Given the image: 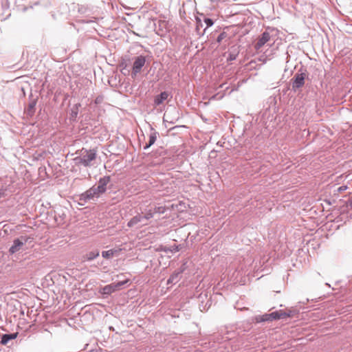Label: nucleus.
<instances>
[{"mask_svg": "<svg viewBox=\"0 0 352 352\" xmlns=\"http://www.w3.org/2000/svg\"><path fill=\"white\" fill-rule=\"evenodd\" d=\"M110 182V177H100L98 182L89 190L79 195L78 201L80 206L100 197L107 190V186Z\"/></svg>", "mask_w": 352, "mask_h": 352, "instance_id": "f257e3e1", "label": "nucleus"}, {"mask_svg": "<svg viewBox=\"0 0 352 352\" xmlns=\"http://www.w3.org/2000/svg\"><path fill=\"white\" fill-rule=\"evenodd\" d=\"M96 158V151L94 149L87 150L82 148L80 152V155L75 158L78 164L85 166H91Z\"/></svg>", "mask_w": 352, "mask_h": 352, "instance_id": "f03ea898", "label": "nucleus"}, {"mask_svg": "<svg viewBox=\"0 0 352 352\" xmlns=\"http://www.w3.org/2000/svg\"><path fill=\"white\" fill-rule=\"evenodd\" d=\"M286 314L283 311H276L270 314H265L262 316H258L256 317L257 322H265V321H273L276 320L283 319Z\"/></svg>", "mask_w": 352, "mask_h": 352, "instance_id": "7ed1b4c3", "label": "nucleus"}, {"mask_svg": "<svg viewBox=\"0 0 352 352\" xmlns=\"http://www.w3.org/2000/svg\"><path fill=\"white\" fill-rule=\"evenodd\" d=\"M146 63V57L140 55L135 58L132 67L131 76L135 78L139 74Z\"/></svg>", "mask_w": 352, "mask_h": 352, "instance_id": "20e7f679", "label": "nucleus"}, {"mask_svg": "<svg viewBox=\"0 0 352 352\" xmlns=\"http://www.w3.org/2000/svg\"><path fill=\"white\" fill-rule=\"evenodd\" d=\"M305 77L306 74L304 72H298L295 74L294 78L292 79V89L294 91H296L304 85Z\"/></svg>", "mask_w": 352, "mask_h": 352, "instance_id": "39448f33", "label": "nucleus"}, {"mask_svg": "<svg viewBox=\"0 0 352 352\" xmlns=\"http://www.w3.org/2000/svg\"><path fill=\"white\" fill-rule=\"evenodd\" d=\"M28 239L25 237L21 236V238L15 239L13 241L12 245L9 249V253L13 254L19 252L21 247L27 242Z\"/></svg>", "mask_w": 352, "mask_h": 352, "instance_id": "423d86ee", "label": "nucleus"}, {"mask_svg": "<svg viewBox=\"0 0 352 352\" xmlns=\"http://www.w3.org/2000/svg\"><path fill=\"white\" fill-rule=\"evenodd\" d=\"M179 113L175 108L167 110L164 115V120L170 123H175L179 118Z\"/></svg>", "mask_w": 352, "mask_h": 352, "instance_id": "0eeeda50", "label": "nucleus"}, {"mask_svg": "<svg viewBox=\"0 0 352 352\" xmlns=\"http://www.w3.org/2000/svg\"><path fill=\"white\" fill-rule=\"evenodd\" d=\"M270 34L267 31L264 32L258 39V41L255 44L256 50L261 49L267 42L270 40Z\"/></svg>", "mask_w": 352, "mask_h": 352, "instance_id": "6e6552de", "label": "nucleus"}, {"mask_svg": "<svg viewBox=\"0 0 352 352\" xmlns=\"http://www.w3.org/2000/svg\"><path fill=\"white\" fill-rule=\"evenodd\" d=\"M184 269L180 268L175 271L167 280V285L175 284L180 280V275L183 273Z\"/></svg>", "mask_w": 352, "mask_h": 352, "instance_id": "1a4fd4ad", "label": "nucleus"}, {"mask_svg": "<svg viewBox=\"0 0 352 352\" xmlns=\"http://www.w3.org/2000/svg\"><path fill=\"white\" fill-rule=\"evenodd\" d=\"M124 284V282H118L116 284H110L106 285L103 288V293L104 294H111V293L116 292L118 287L122 286Z\"/></svg>", "mask_w": 352, "mask_h": 352, "instance_id": "9d476101", "label": "nucleus"}, {"mask_svg": "<svg viewBox=\"0 0 352 352\" xmlns=\"http://www.w3.org/2000/svg\"><path fill=\"white\" fill-rule=\"evenodd\" d=\"M18 333H6L1 336L0 344L6 345L9 341L17 338Z\"/></svg>", "mask_w": 352, "mask_h": 352, "instance_id": "9b49d317", "label": "nucleus"}, {"mask_svg": "<svg viewBox=\"0 0 352 352\" xmlns=\"http://www.w3.org/2000/svg\"><path fill=\"white\" fill-rule=\"evenodd\" d=\"M157 135H158V133L155 130H154L153 129H151V133L149 135L148 143L146 144L144 146V149H147L151 146H152L155 142V141L157 140Z\"/></svg>", "mask_w": 352, "mask_h": 352, "instance_id": "f8f14e48", "label": "nucleus"}, {"mask_svg": "<svg viewBox=\"0 0 352 352\" xmlns=\"http://www.w3.org/2000/svg\"><path fill=\"white\" fill-rule=\"evenodd\" d=\"M168 97V94L166 91H163L160 94L155 96L154 103L155 105H160L164 102Z\"/></svg>", "mask_w": 352, "mask_h": 352, "instance_id": "ddd939ff", "label": "nucleus"}, {"mask_svg": "<svg viewBox=\"0 0 352 352\" xmlns=\"http://www.w3.org/2000/svg\"><path fill=\"white\" fill-rule=\"evenodd\" d=\"M142 219H143L142 218V215L141 214H138L135 217H133L127 223V226L129 227H133L136 225H140V221H142Z\"/></svg>", "mask_w": 352, "mask_h": 352, "instance_id": "4468645a", "label": "nucleus"}, {"mask_svg": "<svg viewBox=\"0 0 352 352\" xmlns=\"http://www.w3.org/2000/svg\"><path fill=\"white\" fill-rule=\"evenodd\" d=\"M100 254L99 250H96L87 252L84 256V259L86 261H92L97 258Z\"/></svg>", "mask_w": 352, "mask_h": 352, "instance_id": "2eb2a0df", "label": "nucleus"}, {"mask_svg": "<svg viewBox=\"0 0 352 352\" xmlns=\"http://www.w3.org/2000/svg\"><path fill=\"white\" fill-rule=\"evenodd\" d=\"M179 250H180L179 245H173L169 247H165L164 248V252H170L171 253H175V252H179Z\"/></svg>", "mask_w": 352, "mask_h": 352, "instance_id": "dca6fc26", "label": "nucleus"}, {"mask_svg": "<svg viewBox=\"0 0 352 352\" xmlns=\"http://www.w3.org/2000/svg\"><path fill=\"white\" fill-rule=\"evenodd\" d=\"M117 252L116 250H109L107 251H102V256L104 258H111L114 254Z\"/></svg>", "mask_w": 352, "mask_h": 352, "instance_id": "f3484780", "label": "nucleus"}, {"mask_svg": "<svg viewBox=\"0 0 352 352\" xmlns=\"http://www.w3.org/2000/svg\"><path fill=\"white\" fill-rule=\"evenodd\" d=\"M347 189V186L345 185L341 186H333V192L334 195H338L339 193H341L344 191H345Z\"/></svg>", "mask_w": 352, "mask_h": 352, "instance_id": "a211bd4d", "label": "nucleus"}, {"mask_svg": "<svg viewBox=\"0 0 352 352\" xmlns=\"http://www.w3.org/2000/svg\"><path fill=\"white\" fill-rule=\"evenodd\" d=\"M166 208L164 206H158L155 208L154 212L159 214H164L165 212Z\"/></svg>", "mask_w": 352, "mask_h": 352, "instance_id": "6ab92c4d", "label": "nucleus"}, {"mask_svg": "<svg viewBox=\"0 0 352 352\" xmlns=\"http://www.w3.org/2000/svg\"><path fill=\"white\" fill-rule=\"evenodd\" d=\"M154 213V212L149 210L144 215H142V218L143 219L148 220L153 217Z\"/></svg>", "mask_w": 352, "mask_h": 352, "instance_id": "aec40b11", "label": "nucleus"}, {"mask_svg": "<svg viewBox=\"0 0 352 352\" xmlns=\"http://www.w3.org/2000/svg\"><path fill=\"white\" fill-rule=\"evenodd\" d=\"M226 36L227 34L225 32H223L217 36V41L218 43H221Z\"/></svg>", "mask_w": 352, "mask_h": 352, "instance_id": "412c9836", "label": "nucleus"}, {"mask_svg": "<svg viewBox=\"0 0 352 352\" xmlns=\"http://www.w3.org/2000/svg\"><path fill=\"white\" fill-rule=\"evenodd\" d=\"M204 21V23L206 25V28L211 27L214 24L213 21L211 19H209V18H205Z\"/></svg>", "mask_w": 352, "mask_h": 352, "instance_id": "4be33fe9", "label": "nucleus"}, {"mask_svg": "<svg viewBox=\"0 0 352 352\" xmlns=\"http://www.w3.org/2000/svg\"><path fill=\"white\" fill-rule=\"evenodd\" d=\"M35 106H36V102H30L29 104V105H28V111L31 112V113H33L34 111Z\"/></svg>", "mask_w": 352, "mask_h": 352, "instance_id": "5701e85b", "label": "nucleus"}, {"mask_svg": "<svg viewBox=\"0 0 352 352\" xmlns=\"http://www.w3.org/2000/svg\"><path fill=\"white\" fill-rule=\"evenodd\" d=\"M286 315L283 317V318L291 317L293 316L292 311H289V312L283 311Z\"/></svg>", "mask_w": 352, "mask_h": 352, "instance_id": "b1692460", "label": "nucleus"}, {"mask_svg": "<svg viewBox=\"0 0 352 352\" xmlns=\"http://www.w3.org/2000/svg\"><path fill=\"white\" fill-rule=\"evenodd\" d=\"M147 221L146 219H142V221H140V226H144L147 224Z\"/></svg>", "mask_w": 352, "mask_h": 352, "instance_id": "393cba45", "label": "nucleus"}, {"mask_svg": "<svg viewBox=\"0 0 352 352\" xmlns=\"http://www.w3.org/2000/svg\"><path fill=\"white\" fill-rule=\"evenodd\" d=\"M5 196L4 190H0V198Z\"/></svg>", "mask_w": 352, "mask_h": 352, "instance_id": "a878e982", "label": "nucleus"}, {"mask_svg": "<svg viewBox=\"0 0 352 352\" xmlns=\"http://www.w3.org/2000/svg\"><path fill=\"white\" fill-rule=\"evenodd\" d=\"M109 329L111 331H114V328L113 327H109Z\"/></svg>", "mask_w": 352, "mask_h": 352, "instance_id": "bb28decb", "label": "nucleus"}, {"mask_svg": "<svg viewBox=\"0 0 352 352\" xmlns=\"http://www.w3.org/2000/svg\"><path fill=\"white\" fill-rule=\"evenodd\" d=\"M234 59H235L234 56V57L233 56H230V60H234Z\"/></svg>", "mask_w": 352, "mask_h": 352, "instance_id": "cd10ccee", "label": "nucleus"}, {"mask_svg": "<svg viewBox=\"0 0 352 352\" xmlns=\"http://www.w3.org/2000/svg\"><path fill=\"white\" fill-rule=\"evenodd\" d=\"M124 8H125V9H130L129 8L126 7V6L124 7Z\"/></svg>", "mask_w": 352, "mask_h": 352, "instance_id": "c85d7f7f", "label": "nucleus"}]
</instances>
